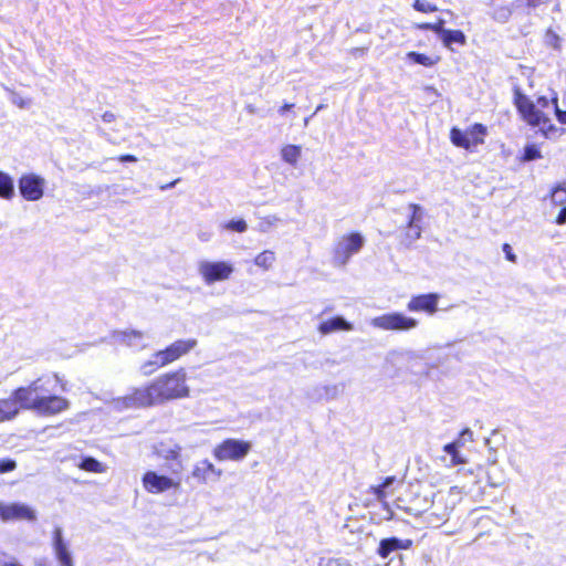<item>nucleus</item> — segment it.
<instances>
[{
	"mask_svg": "<svg viewBox=\"0 0 566 566\" xmlns=\"http://www.w3.org/2000/svg\"><path fill=\"white\" fill-rule=\"evenodd\" d=\"M513 104L520 118L526 125L537 128L543 137L549 139L564 134V129L557 127L553 123L547 112L552 106L557 120L562 125H566V109L563 111L559 108L557 95L553 96L551 99L544 95L538 96L534 102L520 88H515L513 94Z\"/></svg>",
	"mask_w": 566,
	"mask_h": 566,
	"instance_id": "f257e3e1",
	"label": "nucleus"
},
{
	"mask_svg": "<svg viewBox=\"0 0 566 566\" xmlns=\"http://www.w3.org/2000/svg\"><path fill=\"white\" fill-rule=\"evenodd\" d=\"M50 377H39L27 386L12 391L18 401L19 410H33L42 416H54L69 409L70 402L62 396L52 392Z\"/></svg>",
	"mask_w": 566,
	"mask_h": 566,
	"instance_id": "f03ea898",
	"label": "nucleus"
},
{
	"mask_svg": "<svg viewBox=\"0 0 566 566\" xmlns=\"http://www.w3.org/2000/svg\"><path fill=\"white\" fill-rule=\"evenodd\" d=\"M126 408L147 409L166 405L159 384L154 378L147 384L134 387L122 398Z\"/></svg>",
	"mask_w": 566,
	"mask_h": 566,
	"instance_id": "7ed1b4c3",
	"label": "nucleus"
},
{
	"mask_svg": "<svg viewBox=\"0 0 566 566\" xmlns=\"http://www.w3.org/2000/svg\"><path fill=\"white\" fill-rule=\"evenodd\" d=\"M166 402L180 400L190 396L188 375L185 368L180 367L166 371L156 377Z\"/></svg>",
	"mask_w": 566,
	"mask_h": 566,
	"instance_id": "20e7f679",
	"label": "nucleus"
},
{
	"mask_svg": "<svg viewBox=\"0 0 566 566\" xmlns=\"http://www.w3.org/2000/svg\"><path fill=\"white\" fill-rule=\"evenodd\" d=\"M486 134L488 129L483 124L474 123L464 130L459 127H452L450 129V140L455 147L474 151L478 146L484 143Z\"/></svg>",
	"mask_w": 566,
	"mask_h": 566,
	"instance_id": "39448f33",
	"label": "nucleus"
},
{
	"mask_svg": "<svg viewBox=\"0 0 566 566\" xmlns=\"http://www.w3.org/2000/svg\"><path fill=\"white\" fill-rule=\"evenodd\" d=\"M251 448L249 441L228 438L213 448L212 454L218 461H240L249 454Z\"/></svg>",
	"mask_w": 566,
	"mask_h": 566,
	"instance_id": "423d86ee",
	"label": "nucleus"
},
{
	"mask_svg": "<svg viewBox=\"0 0 566 566\" xmlns=\"http://www.w3.org/2000/svg\"><path fill=\"white\" fill-rule=\"evenodd\" d=\"M364 239L359 232L344 234L333 248V262L337 265H345L348 260L359 252Z\"/></svg>",
	"mask_w": 566,
	"mask_h": 566,
	"instance_id": "0eeeda50",
	"label": "nucleus"
},
{
	"mask_svg": "<svg viewBox=\"0 0 566 566\" xmlns=\"http://www.w3.org/2000/svg\"><path fill=\"white\" fill-rule=\"evenodd\" d=\"M371 325L382 331L407 332L416 328L419 322L401 312H390L374 317Z\"/></svg>",
	"mask_w": 566,
	"mask_h": 566,
	"instance_id": "6e6552de",
	"label": "nucleus"
},
{
	"mask_svg": "<svg viewBox=\"0 0 566 566\" xmlns=\"http://www.w3.org/2000/svg\"><path fill=\"white\" fill-rule=\"evenodd\" d=\"M142 484L147 493L160 494L170 490L180 489L181 480L148 470L142 476Z\"/></svg>",
	"mask_w": 566,
	"mask_h": 566,
	"instance_id": "1a4fd4ad",
	"label": "nucleus"
},
{
	"mask_svg": "<svg viewBox=\"0 0 566 566\" xmlns=\"http://www.w3.org/2000/svg\"><path fill=\"white\" fill-rule=\"evenodd\" d=\"M45 180L35 174H24L18 180L20 195L28 201H38L43 197Z\"/></svg>",
	"mask_w": 566,
	"mask_h": 566,
	"instance_id": "9d476101",
	"label": "nucleus"
},
{
	"mask_svg": "<svg viewBox=\"0 0 566 566\" xmlns=\"http://www.w3.org/2000/svg\"><path fill=\"white\" fill-rule=\"evenodd\" d=\"M409 209L411 214L408 219L407 226L403 232L400 234L399 243L401 247L410 248L421 237V208L417 203H410Z\"/></svg>",
	"mask_w": 566,
	"mask_h": 566,
	"instance_id": "9b49d317",
	"label": "nucleus"
},
{
	"mask_svg": "<svg viewBox=\"0 0 566 566\" xmlns=\"http://www.w3.org/2000/svg\"><path fill=\"white\" fill-rule=\"evenodd\" d=\"M0 520L2 522H34L36 520V513L31 506L23 503L0 502Z\"/></svg>",
	"mask_w": 566,
	"mask_h": 566,
	"instance_id": "f8f14e48",
	"label": "nucleus"
},
{
	"mask_svg": "<svg viewBox=\"0 0 566 566\" xmlns=\"http://www.w3.org/2000/svg\"><path fill=\"white\" fill-rule=\"evenodd\" d=\"M196 345V339H177L164 349L157 350V357L166 367L188 354Z\"/></svg>",
	"mask_w": 566,
	"mask_h": 566,
	"instance_id": "ddd939ff",
	"label": "nucleus"
},
{
	"mask_svg": "<svg viewBox=\"0 0 566 566\" xmlns=\"http://www.w3.org/2000/svg\"><path fill=\"white\" fill-rule=\"evenodd\" d=\"M199 273L207 284L228 280L233 273V266L224 261L203 262L199 266Z\"/></svg>",
	"mask_w": 566,
	"mask_h": 566,
	"instance_id": "4468645a",
	"label": "nucleus"
},
{
	"mask_svg": "<svg viewBox=\"0 0 566 566\" xmlns=\"http://www.w3.org/2000/svg\"><path fill=\"white\" fill-rule=\"evenodd\" d=\"M440 295L438 293H426L412 295L407 303V310L415 313L433 315L438 312Z\"/></svg>",
	"mask_w": 566,
	"mask_h": 566,
	"instance_id": "2eb2a0df",
	"label": "nucleus"
},
{
	"mask_svg": "<svg viewBox=\"0 0 566 566\" xmlns=\"http://www.w3.org/2000/svg\"><path fill=\"white\" fill-rule=\"evenodd\" d=\"M222 471L218 469L211 461L203 459L197 462L191 471V476L201 484H207L220 479Z\"/></svg>",
	"mask_w": 566,
	"mask_h": 566,
	"instance_id": "dca6fc26",
	"label": "nucleus"
},
{
	"mask_svg": "<svg viewBox=\"0 0 566 566\" xmlns=\"http://www.w3.org/2000/svg\"><path fill=\"white\" fill-rule=\"evenodd\" d=\"M413 545L412 539L405 538L400 539L398 537H388L382 538L379 542L377 554L381 558H387L391 553L396 551H407L410 549Z\"/></svg>",
	"mask_w": 566,
	"mask_h": 566,
	"instance_id": "f3484780",
	"label": "nucleus"
},
{
	"mask_svg": "<svg viewBox=\"0 0 566 566\" xmlns=\"http://www.w3.org/2000/svg\"><path fill=\"white\" fill-rule=\"evenodd\" d=\"M53 548L55 557L62 566H74L67 545L63 539L62 531L59 527L53 531Z\"/></svg>",
	"mask_w": 566,
	"mask_h": 566,
	"instance_id": "a211bd4d",
	"label": "nucleus"
},
{
	"mask_svg": "<svg viewBox=\"0 0 566 566\" xmlns=\"http://www.w3.org/2000/svg\"><path fill=\"white\" fill-rule=\"evenodd\" d=\"M353 324L347 322L342 316H334L328 319L321 322L317 326V331L322 335H328L334 332H349L352 331Z\"/></svg>",
	"mask_w": 566,
	"mask_h": 566,
	"instance_id": "6ab92c4d",
	"label": "nucleus"
},
{
	"mask_svg": "<svg viewBox=\"0 0 566 566\" xmlns=\"http://www.w3.org/2000/svg\"><path fill=\"white\" fill-rule=\"evenodd\" d=\"M19 412L18 401L14 399L13 394L0 399V423L14 419Z\"/></svg>",
	"mask_w": 566,
	"mask_h": 566,
	"instance_id": "aec40b11",
	"label": "nucleus"
},
{
	"mask_svg": "<svg viewBox=\"0 0 566 566\" xmlns=\"http://www.w3.org/2000/svg\"><path fill=\"white\" fill-rule=\"evenodd\" d=\"M463 447V442L460 438L457 440L447 443L443 447V451L451 457L450 465H460V464H467L468 458L461 453V448Z\"/></svg>",
	"mask_w": 566,
	"mask_h": 566,
	"instance_id": "412c9836",
	"label": "nucleus"
},
{
	"mask_svg": "<svg viewBox=\"0 0 566 566\" xmlns=\"http://www.w3.org/2000/svg\"><path fill=\"white\" fill-rule=\"evenodd\" d=\"M396 481V476H387L378 485H371L368 489V493L373 494L377 501L387 506L386 499L389 494L388 488Z\"/></svg>",
	"mask_w": 566,
	"mask_h": 566,
	"instance_id": "4be33fe9",
	"label": "nucleus"
},
{
	"mask_svg": "<svg viewBox=\"0 0 566 566\" xmlns=\"http://www.w3.org/2000/svg\"><path fill=\"white\" fill-rule=\"evenodd\" d=\"M407 59L416 64L422 65L424 67H432L438 64L441 60L439 55H427L424 53L410 51L407 53Z\"/></svg>",
	"mask_w": 566,
	"mask_h": 566,
	"instance_id": "5701e85b",
	"label": "nucleus"
},
{
	"mask_svg": "<svg viewBox=\"0 0 566 566\" xmlns=\"http://www.w3.org/2000/svg\"><path fill=\"white\" fill-rule=\"evenodd\" d=\"M301 153H302L301 146H297V145L289 144V145H284L281 148L282 159L292 166H296V164L301 157Z\"/></svg>",
	"mask_w": 566,
	"mask_h": 566,
	"instance_id": "b1692460",
	"label": "nucleus"
},
{
	"mask_svg": "<svg viewBox=\"0 0 566 566\" xmlns=\"http://www.w3.org/2000/svg\"><path fill=\"white\" fill-rule=\"evenodd\" d=\"M181 452L182 448L179 444H175L160 455L164 460L174 461L176 463L177 469L172 470V473L179 474L182 470Z\"/></svg>",
	"mask_w": 566,
	"mask_h": 566,
	"instance_id": "393cba45",
	"label": "nucleus"
},
{
	"mask_svg": "<svg viewBox=\"0 0 566 566\" xmlns=\"http://www.w3.org/2000/svg\"><path fill=\"white\" fill-rule=\"evenodd\" d=\"M442 43L447 48H451L452 44L464 45L467 43V36L461 30H450L443 32L441 38Z\"/></svg>",
	"mask_w": 566,
	"mask_h": 566,
	"instance_id": "a878e982",
	"label": "nucleus"
},
{
	"mask_svg": "<svg viewBox=\"0 0 566 566\" xmlns=\"http://www.w3.org/2000/svg\"><path fill=\"white\" fill-rule=\"evenodd\" d=\"M14 197V186L12 178L3 171H0V198L11 200Z\"/></svg>",
	"mask_w": 566,
	"mask_h": 566,
	"instance_id": "bb28decb",
	"label": "nucleus"
},
{
	"mask_svg": "<svg viewBox=\"0 0 566 566\" xmlns=\"http://www.w3.org/2000/svg\"><path fill=\"white\" fill-rule=\"evenodd\" d=\"M78 468L91 473H103L106 470V467L102 462L92 457L83 458Z\"/></svg>",
	"mask_w": 566,
	"mask_h": 566,
	"instance_id": "cd10ccee",
	"label": "nucleus"
},
{
	"mask_svg": "<svg viewBox=\"0 0 566 566\" xmlns=\"http://www.w3.org/2000/svg\"><path fill=\"white\" fill-rule=\"evenodd\" d=\"M275 262V253L271 250H264L254 258V264L264 271L272 268Z\"/></svg>",
	"mask_w": 566,
	"mask_h": 566,
	"instance_id": "c85d7f7f",
	"label": "nucleus"
},
{
	"mask_svg": "<svg viewBox=\"0 0 566 566\" xmlns=\"http://www.w3.org/2000/svg\"><path fill=\"white\" fill-rule=\"evenodd\" d=\"M164 367V364L160 363V358L157 357V352H155L151 356V359L145 360L140 365V371L144 376H150Z\"/></svg>",
	"mask_w": 566,
	"mask_h": 566,
	"instance_id": "c756f323",
	"label": "nucleus"
},
{
	"mask_svg": "<svg viewBox=\"0 0 566 566\" xmlns=\"http://www.w3.org/2000/svg\"><path fill=\"white\" fill-rule=\"evenodd\" d=\"M118 337L123 344L132 346L144 338V333L136 329H127L120 332Z\"/></svg>",
	"mask_w": 566,
	"mask_h": 566,
	"instance_id": "7c9ffc66",
	"label": "nucleus"
},
{
	"mask_svg": "<svg viewBox=\"0 0 566 566\" xmlns=\"http://www.w3.org/2000/svg\"><path fill=\"white\" fill-rule=\"evenodd\" d=\"M542 157H543L542 153L535 144H527L523 149L520 160L521 161H532V160L541 159Z\"/></svg>",
	"mask_w": 566,
	"mask_h": 566,
	"instance_id": "2f4dec72",
	"label": "nucleus"
},
{
	"mask_svg": "<svg viewBox=\"0 0 566 566\" xmlns=\"http://www.w3.org/2000/svg\"><path fill=\"white\" fill-rule=\"evenodd\" d=\"M412 8L421 13H432L438 11V7L427 0H413Z\"/></svg>",
	"mask_w": 566,
	"mask_h": 566,
	"instance_id": "473e14b6",
	"label": "nucleus"
},
{
	"mask_svg": "<svg viewBox=\"0 0 566 566\" xmlns=\"http://www.w3.org/2000/svg\"><path fill=\"white\" fill-rule=\"evenodd\" d=\"M552 199L556 205H560L566 201V188L562 185H557L552 190Z\"/></svg>",
	"mask_w": 566,
	"mask_h": 566,
	"instance_id": "72a5a7b5",
	"label": "nucleus"
},
{
	"mask_svg": "<svg viewBox=\"0 0 566 566\" xmlns=\"http://www.w3.org/2000/svg\"><path fill=\"white\" fill-rule=\"evenodd\" d=\"M18 463L10 458L0 459V474L12 472L17 469Z\"/></svg>",
	"mask_w": 566,
	"mask_h": 566,
	"instance_id": "f704fd0d",
	"label": "nucleus"
},
{
	"mask_svg": "<svg viewBox=\"0 0 566 566\" xmlns=\"http://www.w3.org/2000/svg\"><path fill=\"white\" fill-rule=\"evenodd\" d=\"M226 228L228 230L241 233V232H244L247 230L248 226H247V222L243 219H238V220H230L226 224Z\"/></svg>",
	"mask_w": 566,
	"mask_h": 566,
	"instance_id": "c9c22d12",
	"label": "nucleus"
},
{
	"mask_svg": "<svg viewBox=\"0 0 566 566\" xmlns=\"http://www.w3.org/2000/svg\"><path fill=\"white\" fill-rule=\"evenodd\" d=\"M446 21L442 18H438L434 22H432V31L438 33L440 38L443 36V32L448 31L444 29Z\"/></svg>",
	"mask_w": 566,
	"mask_h": 566,
	"instance_id": "e433bc0d",
	"label": "nucleus"
},
{
	"mask_svg": "<svg viewBox=\"0 0 566 566\" xmlns=\"http://www.w3.org/2000/svg\"><path fill=\"white\" fill-rule=\"evenodd\" d=\"M502 250L505 253L506 260L510 262L515 263L516 262V255L513 253L512 247L509 243H503Z\"/></svg>",
	"mask_w": 566,
	"mask_h": 566,
	"instance_id": "4c0bfd02",
	"label": "nucleus"
},
{
	"mask_svg": "<svg viewBox=\"0 0 566 566\" xmlns=\"http://www.w3.org/2000/svg\"><path fill=\"white\" fill-rule=\"evenodd\" d=\"M555 223L558 226L566 223V207L560 209V211L556 216Z\"/></svg>",
	"mask_w": 566,
	"mask_h": 566,
	"instance_id": "58836bf2",
	"label": "nucleus"
},
{
	"mask_svg": "<svg viewBox=\"0 0 566 566\" xmlns=\"http://www.w3.org/2000/svg\"><path fill=\"white\" fill-rule=\"evenodd\" d=\"M117 160L120 163H136L137 157L130 154H124L117 157Z\"/></svg>",
	"mask_w": 566,
	"mask_h": 566,
	"instance_id": "ea45409f",
	"label": "nucleus"
},
{
	"mask_svg": "<svg viewBox=\"0 0 566 566\" xmlns=\"http://www.w3.org/2000/svg\"><path fill=\"white\" fill-rule=\"evenodd\" d=\"M101 117L104 123H113L116 120V115L109 111L104 112Z\"/></svg>",
	"mask_w": 566,
	"mask_h": 566,
	"instance_id": "a19ab883",
	"label": "nucleus"
},
{
	"mask_svg": "<svg viewBox=\"0 0 566 566\" xmlns=\"http://www.w3.org/2000/svg\"><path fill=\"white\" fill-rule=\"evenodd\" d=\"M294 107V104L292 103H284L280 108H279V112L280 114H285L286 112H289L290 109H292Z\"/></svg>",
	"mask_w": 566,
	"mask_h": 566,
	"instance_id": "79ce46f5",
	"label": "nucleus"
},
{
	"mask_svg": "<svg viewBox=\"0 0 566 566\" xmlns=\"http://www.w3.org/2000/svg\"><path fill=\"white\" fill-rule=\"evenodd\" d=\"M415 28L419 29V30H431L432 31V23H430V22L418 23V24H416Z\"/></svg>",
	"mask_w": 566,
	"mask_h": 566,
	"instance_id": "37998d69",
	"label": "nucleus"
},
{
	"mask_svg": "<svg viewBox=\"0 0 566 566\" xmlns=\"http://www.w3.org/2000/svg\"><path fill=\"white\" fill-rule=\"evenodd\" d=\"M544 0H526V4L531 8H536L542 4Z\"/></svg>",
	"mask_w": 566,
	"mask_h": 566,
	"instance_id": "c03bdc74",
	"label": "nucleus"
},
{
	"mask_svg": "<svg viewBox=\"0 0 566 566\" xmlns=\"http://www.w3.org/2000/svg\"><path fill=\"white\" fill-rule=\"evenodd\" d=\"M177 181L178 180H175V181H171V182H169V184H167L165 186H161V189L163 190L169 189V188L174 187L177 184Z\"/></svg>",
	"mask_w": 566,
	"mask_h": 566,
	"instance_id": "a18cd8bd",
	"label": "nucleus"
}]
</instances>
